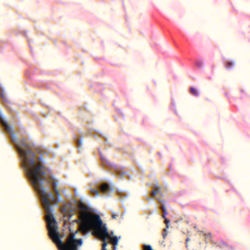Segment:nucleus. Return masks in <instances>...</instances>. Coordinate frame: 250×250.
I'll return each mask as SVG.
<instances>
[{"label": "nucleus", "mask_w": 250, "mask_h": 250, "mask_svg": "<svg viewBox=\"0 0 250 250\" xmlns=\"http://www.w3.org/2000/svg\"><path fill=\"white\" fill-rule=\"evenodd\" d=\"M189 241V239L188 238L187 239V241Z\"/></svg>", "instance_id": "nucleus-21"}, {"label": "nucleus", "mask_w": 250, "mask_h": 250, "mask_svg": "<svg viewBox=\"0 0 250 250\" xmlns=\"http://www.w3.org/2000/svg\"><path fill=\"white\" fill-rule=\"evenodd\" d=\"M16 148L19 151L21 159V165L26 176L28 180L31 181V146L26 139H22L17 142Z\"/></svg>", "instance_id": "nucleus-2"}, {"label": "nucleus", "mask_w": 250, "mask_h": 250, "mask_svg": "<svg viewBox=\"0 0 250 250\" xmlns=\"http://www.w3.org/2000/svg\"><path fill=\"white\" fill-rule=\"evenodd\" d=\"M190 92L194 96H198L199 93L197 90L194 87H191L190 89Z\"/></svg>", "instance_id": "nucleus-6"}, {"label": "nucleus", "mask_w": 250, "mask_h": 250, "mask_svg": "<svg viewBox=\"0 0 250 250\" xmlns=\"http://www.w3.org/2000/svg\"><path fill=\"white\" fill-rule=\"evenodd\" d=\"M167 229H164L163 231L162 235H163V238L164 239L166 238V237L167 235Z\"/></svg>", "instance_id": "nucleus-12"}, {"label": "nucleus", "mask_w": 250, "mask_h": 250, "mask_svg": "<svg viewBox=\"0 0 250 250\" xmlns=\"http://www.w3.org/2000/svg\"><path fill=\"white\" fill-rule=\"evenodd\" d=\"M165 223L167 225V228H168V224L169 223V221L165 217Z\"/></svg>", "instance_id": "nucleus-17"}, {"label": "nucleus", "mask_w": 250, "mask_h": 250, "mask_svg": "<svg viewBox=\"0 0 250 250\" xmlns=\"http://www.w3.org/2000/svg\"><path fill=\"white\" fill-rule=\"evenodd\" d=\"M116 172L118 173V172L117 171ZM119 174H120V173H119ZM121 174L122 175V176H123V175H124V173H121Z\"/></svg>", "instance_id": "nucleus-20"}, {"label": "nucleus", "mask_w": 250, "mask_h": 250, "mask_svg": "<svg viewBox=\"0 0 250 250\" xmlns=\"http://www.w3.org/2000/svg\"><path fill=\"white\" fill-rule=\"evenodd\" d=\"M199 232H200V233H203V231H200Z\"/></svg>", "instance_id": "nucleus-22"}, {"label": "nucleus", "mask_w": 250, "mask_h": 250, "mask_svg": "<svg viewBox=\"0 0 250 250\" xmlns=\"http://www.w3.org/2000/svg\"><path fill=\"white\" fill-rule=\"evenodd\" d=\"M155 188H156V190H153L151 192V195L152 196H154L159 191V189L157 186H155Z\"/></svg>", "instance_id": "nucleus-11"}, {"label": "nucleus", "mask_w": 250, "mask_h": 250, "mask_svg": "<svg viewBox=\"0 0 250 250\" xmlns=\"http://www.w3.org/2000/svg\"><path fill=\"white\" fill-rule=\"evenodd\" d=\"M161 209H162V210L163 212V214H164L162 215V217L164 218H165L166 215L167 214L166 207L164 206H161Z\"/></svg>", "instance_id": "nucleus-7"}, {"label": "nucleus", "mask_w": 250, "mask_h": 250, "mask_svg": "<svg viewBox=\"0 0 250 250\" xmlns=\"http://www.w3.org/2000/svg\"><path fill=\"white\" fill-rule=\"evenodd\" d=\"M119 216L118 214H116L115 213H113L111 217L113 219H116Z\"/></svg>", "instance_id": "nucleus-18"}, {"label": "nucleus", "mask_w": 250, "mask_h": 250, "mask_svg": "<svg viewBox=\"0 0 250 250\" xmlns=\"http://www.w3.org/2000/svg\"><path fill=\"white\" fill-rule=\"evenodd\" d=\"M77 147L79 149H80L81 147V145H82V141L81 140H77Z\"/></svg>", "instance_id": "nucleus-15"}, {"label": "nucleus", "mask_w": 250, "mask_h": 250, "mask_svg": "<svg viewBox=\"0 0 250 250\" xmlns=\"http://www.w3.org/2000/svg\"><path fill=\"white\" fill-rule=\"evenodd\" d=\"M204 236L205 237V238H211V233H208L207 234L204 233Z\"/></svg>", "instance_id": "nucleus-16"}, {"label": "nucleus", "mask_w": 250, "mask_h": 250, "mask_svg": "<svg viewBox=\"0 0 250 250\" xmlns=\"http://www.w3.org/2000/svg\"><path fill=\"white\" fill-rule=\"evenodd\" d=\"M91 192L96 196H98L99 195V191L97 189H91Z\"/></svg>", "instance_id": "nucleus-10"}, {"label": "nucleus", "mask_w": 250, "mask_h": 250, "mask_svg": "<svg viewBox=\"0 0 250 250\" xmlns=\"http://www.w3.org/2000/svg\"><path fill=\"white\" fill-rule=\"evenodd\" d=\"M53 203H55V204H57L58 203V202H59L60 201H52Z\"/></svg>", "instance_id": "nucleus-19"}, {"label": "nucleus", "mask_w": 250, "mask_h": 250, "mask_svg": "<svg viewBox=\"0 0 250 250\" xmlns=\"http://www.w3.org/2000/svg\"><path fill=\"white\" fill-rule=\"evenodd\" d=\"M234 64V63L232 62H226V67L228 68H231Z\"/></svg>", "instance_id": "nucleus-8"}, {"label": "nucleus", "mask_w": 250, "mask_h": 250, "mask_svg": "<svg viewBox=\"0 0 250 250\" xmlns=\"http://www.w3.org/2000/svg\"><path fill=\"white\" fill-rule=\"evenodd\" d=\"M100 189L101 191L104 194H108L112 190V189L109 185L106 183L102 185Z\"/></svg>", "instance_id": "nucleus-3"}, {"label": "nucleus", "mask_w": 250, "mask_h": 250, "mask_svg": "<svg viewBox=\"0 0 250 250\" xmlns=\"http://www.w3.org/2000/svg\"><path fill=\"white\" fill-rule=\"evenodd\" d=\"M80 216L82 222L79 226V230L83 234H85L93 229L100 238L104 239L105 237H109L105 225L103 224L99 215L83 212Z\"/></svg>", "instance_id": "nucleus-1"}, {"label": "nucleus", "mask_w": 250, "mask_h": 250, "mask_svg": "<svg viewBox=\"0 0 250 250\" xmlns=\"http://www.w3.org/2000/svg\"><path fill=\"white\" fill-rule=\"evenodd\" d=\"M196 65L199 67V68H201L203 66V62L201 61H197L196 62Z\"/></svg>", "instance_id": "nucleus-13"}, {"label": "nucleus", "mask_w": 250, "mask_h": 250, "mask_svg": "<svg viewBox=\"0 0 250 250\" xmlns=\"http://www.w3.org/2000/svg\"><path fill=\"white\" fill-rule=\"evenodd\" d=\"M101 157L102 161L104 165H105V164L109 165L108 162L107 161L106 158L105 157H104L102 155H101Z\"/></svg>", "instance_id": "nucleus-9"}, {"label": "nucleus", "mask_w": 250, "mask_h": 250, "mask_svg": "<svg viewBox=\"0 0 250 250\" xmlns=\"http://www.w3.org/2000/svg\"><path fill=\"white\" fill-rule=\"evenodd\" d=\"M144 250H152L151 247L150 245H144Z\"/></svg>", "instance_id": "nucleus-14"}, {"label": "nucleus", "mask_w": 250, "mask_h": 250, "mask_svg": "<svg viewBox=\"0 0 250 250\" xmlns=\"http://www.w3.org/2000/svg\"><path fill=\"white\" fill-rule=\"evenodd\" d=\"M79 208L81 211H83L84 212L85 211H87L88 210V207L83 203H80L79 204Z\"/></svg>", "instance_id": "nucleus-4"}, {"label": "nucleus", "mask_w": 250, "mask_h": 250, "mask_svg": "<svg viewBox=\"0 0 250 250\" xmlns=\"http://www.w3.org/2000/svg\"><path fill=\"white\" fill-rule=\"evenodd\" d=\"M52 186H53V189L55 191V192L56 194V196L60 198V196H61V194H60L59 192V190L58 189H57V182H53L52 183Z\"/></svg>", "instance_id": "nucleus-5"}]
</instances>
